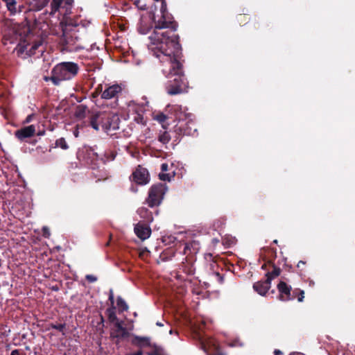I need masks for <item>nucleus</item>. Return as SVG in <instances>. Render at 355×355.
Wrapping results in <instances>:
<instances>
[{"instance_id":"obj_1","label":"nucleus","mask_w":355,"mask_h":355,"mask_svg":"<svg viewBox=\"0 0 355 355\" xmlns=\"http://www.w3.org/2000/svg\"><path fill=\"white\" fill-rule=\"evenodd\" d=\"M153 55L165 63L163 73L167 77L165 89L168 95L175 96L187 92L189 83L184 73L183 65L180 61L181 46H166L163 49H150Z\"/></svg>"},{"instance_id":"obj_2","label":"nucleus","mask_w":355,"mask_h":355,"mask_svg":"<svg viewBox=\"0 0 355 355\" xmlns=\"http://www.w3.org/2000/svg\"><path fill=\"white\" fill-rule=\"evenodd\" d=\"M161 1V17L156 20L155 16L153 17L155 27L153 33L149 37L150 40L149 49H163L166 46H178L180 45L179 36L175 33L178 24L174 20L173 15L168 12L166 1Z\"/></svg>"},{"instance_id":"obj_3","label":"nucleus","mask_w":355,"mask_h":355,"mask_svg":"<svg viewBox=\"0 0 355 355\" xmlns=\"http://www.w3.org/2000/svg\"><path fill=\"white\" fill-rule=\"evenodd\" d=\"M62 35L60 37V44L62 50L69 52L78 51L83 47L80 44V35L79 34V25L71 19L62 20L60 23Z\"/></svg>"},{"instance_id":"obj_4","label":"nucleus","mask_w":355,"mask_h":355,"mask_svg":"<svg viewBox=\"0 0 355 355\" xmlns=\"http://www.w3.org/2000/svg\"><path fill=\"white\" fill-rule=\"evenodd\" d=\"M80 71L78 64L73 62H62L56 64L51 71V78L54 85L75 78Z\"/></svg>"},{"instance_id":"obj_5","label":"nucleus","mask_w":355,"mask_h":355,"mask_svg":"<svg viewBox=\"0 0 355 355\" xmlns=\"http://www.w3.org/2000/svg\"><path fill=\"white\" fill-rule=\"evenodd\" d=\"M166 192V187L165 184L159 183L152 185L149 189L146 203L151 208L158 207L162 203Z\"/></svg>"},{"instance_id":"obj_6","label":"nucleus","mask_w":355,"mask_h":355,"mask_svg":"<svg viewBox=\"0 0 355 355\" xmlns=\"http://www.w3.org/2000/svg\"><path fill=\"white\" fill-rule=\"evenodd\" d=\"M100 117L103 120L102 130L108 133L112 130H116L119 128L120 119L117 114L111 112H105V114Z\"/></svg>"},{"instance_id":"obj_7","label":"nucleus","mask_w":355,"mask_h":355,"mask_svg":"<svg viewBox=\"0 0 355 355\" xmlns=\"http://www.w3.org/2000/svg\"><path fill=\"white\" fill-rule=\"evenodd\" d=\"M130 180L137 184H146L149 182V173L146 168L139 166L130 176Z\"/></svg>"},{"instance_id":"obj_8","label":"nucleus","mask_w":355,"mask_h":355,"mask_svg":"<svg viewBox=\"0 0 355 355\" xmlns=\"http://www.w3.org/2000/svg\"><path fill=\"white\" fill-rule=\"evenodd\" d=\"M279 292L278 299L283 302H287L295 299V296H292V288L285 282L280 281L277 286Z\"/></svg>"},{"instance_id":"obj_9","label":"nucleus","mask_w":355,"mask_h":355,"mask_svg":"<svg viewBox=\"0 0 355 355\" xmlns=\"http://www.w3.org/2000/svg\"><path fill=\"white\" fill-rule=\"evenodd\" d=\"M87 164L92 169L96 170L98 168V161L99 159L98 154L95 151L94 147H89L86 148L85 155L84 157Z\"/></svg>"},{"instance_id":"obj_10","label":"nucleus","mask_w":355,"mask_h":355,"mask_svg":"<svg viewBox=\"0 0 355 355\" xmlns=\"http://www.w3.org/2000/svg\"><path fill=\"white\" fill-rule=\"evenodd\" d=\"M135 233L141 240L144 241L150 237L151 229L149 225L143 222L138 223L135 226Z\"/></svg>"},{"instance_id":"obj_11","label":"nucleus","mask_w":355,"mask_h":355,"mask_svg":"<svg viewBox=\"0 0 355 355\" xmlns=\"http://www.w3.org/2000/svg\"><path fill=\"white\" fill-rule=\"evenodd\" d=\"M122 92V87L120 85L114 84L108 86L101 94L103 99L117 98L119 94Z\"/></svg>"},{"instance_id":"obj_12","label":"nucleus","mask_w":355,"mask_h":355,"mask_svg":"<svg viewBox=\"0 0 355 355\" xmlns=\"http://www.w3.org/2000/svg\"><path fill=\"white\" fill-rule=\"evenodd\" d=\"M73 3V0H52L51 2V14H55L60 9L66 10L70 9Z\"/></svg>"},{"instance_id":"obj_13","label":"nucleus","mask_w":355,"mask_h":355,"mask_svg":"<svg viewBox=\"0 0 355 355\" xmlns=\"http://www.w3.org/2000/svg\"><path fill=\"white\" fill-rule=\"evenodd\" d=\"M35 127L34 125L24 127L15 131V136L20 141H24L27 138L33 137L35 134Z\"/></svg>"},{"instance_id":"obj_14","label":"nucleus","mask_w":355,"mask_h":355,"mask_svg":"<svg viewBox=\"0 0 355 355\" xmlns=\"http://www.w3.org/2000/svg\"><path fill=\"white\" fill-rule=\"evenodd\" d=\"M105 114V112H96L92 113L89 116V125L91 126L95 130H98L100 126L102 128L103 124V120H101L100 117Z\"/></svg>"},{"instance_id":"obj_15","label":"nucleus","mask_w":355,"mask_h":355,"mask_svg":"<svg viewBox=\"0 0 355 355\" xmlns=\"http://www.w3.org/2000/svg\"><path fill=\"white\" fill-rule=\"evenodd\" d=\"M129 335V332L123 327L122 322L116 321L114 324V329L111 333V336L121 340L128 337Z\"/></svg>"},{"instance_id":"obj_16","label":"nucleus","mask_w":355,"mask_h":355,"mask_svg":"<svg viewBox=\"0 0 355 355\" xmlns=\"http://www.w3.org/2000/svg\"><path fill=\"white\" fill-rule=\"evenodd\" d=\"M271 282L270 279L264 281H258L253 284L254 290L261 295H265L270 288Z\"/></svg>"},{"instance_id":"obj_17","label":"nucleus","mask_w":355,"mask_h":355,"mask_svg":"<svg viewBox=\"0 0 355 355\" xmlns=\"http://www.w3.org/2000/svg\"><path fill=\"white\" fill-rule=\"evenodd\" d=\"M131 343L132 345L139 348L152 346L150 338L148 336H139L137 335H133Z\"/></svg>"},{"instance_id":"obj_18","label":"nucleus","mask_w":355,"mask_h":355,"mask_svg":"<svg viewBox=\"0 0 355 355\" xmlns=\"http://www.w3.org/2000/svg\"><path fill=\"white\" fill-rule=\"evenodd\" d=\"M183 272L188 275H193L195 273V268L193 263V258H186V261H183L180 268Z\"/></svg>"},{"instance_id":"obj_19","label":"nucleus","mask_w":355,"mask_h":355,"mask_svg":"<svg viewBox=\"0 0 355 355\" xmlns=\"http://www.w3.org/2000/svg\"><path fill=\"white\" fill-rule=\"evenodd\" d=\"M87 112H89L87 106L80 104L76 107L74 116L76 119H83L86 117Z\"/></svg>"},{"instance_id":"obj_20","label":"nucleus","mask_w":355,"mask_h":355,"mask_svg":"<svg viewBox=\"0 0 355 355\" xmlns=\"http://www.w3.org/2000/svg\"><path fill=\"white\" fill-rule=\"evenodd\" d=\"M50 0H33L30 3V9L33 11H40L45 8Z\"/></svg>"},{"instance_id":"obj_21","label":"nucleus","mask_w":355,"mask_h":355,"mask_svg":"<svg viewBox=\"0 0 355 355\" xmlns=\"http://www.w3.org/2000/svg\"><path fill=\"white\" fill-rule=\"evenodd\" d=\"M269 264H270V267L272 268V270L271 272L268 271L266 274V279H270V282H271L272 279L278 277L281 273V269L276 266L275 263L272 261H268Z\"/></svg>"},{"instance_id":"obj_22","label":"nucleus","mask_w":355,"mask_h":355,"mask_svg":"<svg viewBox=\"0 0 355 355\" xmlns=\"http://www.w3.org/2000/svg\"><path fill=\"white\" fill-rule=\"evenodd\" d=\"M139 215L141 218L145 220V221L148 223L153 222V216L152 212L150 211L146 207H141L137 211Z\"/></svg>"},{"instance_id":"obj_23","label":"nucleus","mask_w":355,"mask_h":355,"mask_svg":"<svg viewBox=\"0 0 355 355\" xmlns=\"http://www.w3.org/2000/svg\"><path fill=\"white\" fill-rule=\"evenodd\" d=\"M5 3L10 15H15L17 12H21L20 6L17 7V0H9Z\"/></svg>"},{"instance_id":"obj_24","label":"nucleus","mask_w":355,"mask_h":355,"mask_svg":"<svg viewBox=\"0 0 355 355\" xmlns=\"http://www.w3.org/2000/svg\"><path fill=\"white\" fill-rule=\"evenodd\" d=\"M116 307L114 306H110L107 309L105 314L107 316L108 320L112 323H116L119 321L118 318L116 315Z\"/></svg>"},{"instance_id":"obj_25","label":"nucleus","mask_w":355,"mask_h":355,"mask_svg":"<svg viewBox=\"0 0 355 355\" xmlns=\"http://www.w3.org/2000/svg\"><path fill=\"white\" fill-rule=\"evenodd\" d=\"M116 156V152L113 150H107L105 151L103 157H101V160L105 164L107 162L114 160Z\"/></svg>"},{"instance_id":"obj_26","label":"nucleus","mask_w":355,"mask_h":355,"mask_svg":"<svg viewBox=\"0 0 355 355\" xmlns=\"http://www.w3.org/2000/svg\"><path fill=\"white\" fill-rule=\"evenodd\" d=\"M150 347H152L153 349L148 352V355H168L164 349L161 346L153 344Z\"/></svg>"},{"instance_id":"obj_27","label":"nucleus","mask_w":355,"mask_h":355,"mask_svg":"<svg viewBox=\"0 0 355 355\" xmlns=\"http://www.w3.org/2000/svg\"><path fill=\"white\" fill-rule=\"evenodd\" d=\"M171 139V137L167 131H160L158 136L159 141H160L163 144H166L170 141Z\"/></svg>"},{"instance_id":"obj_28","label":"nucleus","mask_w":355,"mask_h":355,"mask_svg":"<svg viewBox=\"0 0 355 355\" xmlns=\"http://www.w3.org/2000/svg\"><path fill=\"white\" fill-rule=\"evenodd\" d=\"M116 304L119 307V312L126 311L128 309V306L125 300L121 297L118 296L116 299Z\"/></svg>"},{"instance_id":"obj_29","label":"nucleus","mask_w":355,"mask_h":355,"mask_svg":"<svg viewBox=\"0 0 355 355\" xmlns=\"http://www.w3.org/2000/svg\"><path fill=\"white\" fill-rule=\"evenodd\" d=\"M153 119L156 121H157L159 123L162 124V127L166 129L165 125H164V123L168 119V116L163 112H158L157 114H155L153 116Z\"/></svg>"},{"instance_id":"obj_30","label":"nucleus","mask_w":355,"mask_h":355,"mask_svg":"<svg viewBox=\"0 0 355 355\" xmlns=\"http://www.w3.org/2000/svg\"><path fill=\"white\" fill-rule=\"evenodd\" d=\"M292 296H295V298L297 297L298 302H301L304 298V291L300 288H295L292 291Z\"/></svg>"},{"instance_id":"obj_31","label":"nucleus","mask_w":355,"mask_h":355,"mask_svg":"<svg viewBox=\"0 0 355 355\" xmlns=\"http://www.w3.org/2000/svg\"><path fill=\"white\" fill-rule=\"evenodd\" d=\"M55 147H60L63 150L69 148V146L64 138L61 137L55 141Z\"/></svg>"},{"instance_id":"obj_32","label":"nucleus","mask_w":355,"mask_h":355,"mask_svg":"<svg viewBox=\"0 0 355 355\" xmlns=\"http://www.w3.org/2000/svg\"><path fill=\"white\" fill-rule=\"evenodd\" d=\"M50 327L51 329H56V330H58L59 331L62 332V335H65V332H64V330L66 329V324L65 323H62V324H53V323H51L50 324Z\"/></svg>"},{"instance_id":"obj_33","label":"nucleus","mask_w":355,"mask_h":355,"mask_svg":"<svg viewBox=\"0 0 355 355\" xmlns=\"http://www.w3.org/2000/svg\"><path fill=\"white\" fill-rule=\"evenodd\" d=\"M237 21L241 24H245L249 21V17L248 15H239L236 17Z\"/></svg>"},{"instance_id":"obj_34","label":"nucleus","mask_w":355,"mask_h":355,"mask_svg":"<svg viewBox=\"0 0 355 355\" xmlns=\"http://www.w3.org/2000/svg\"><path fill=\"white\" fill-rule=\"evenodd\" d=\"M134 121L138 123L141 125H146V120L144 118V116L141 114H137L134 118Z\"/></svg>"},{"instance_id":"obj_35","label":"nucleus","mask_w":355,"mask_h":355,"mask_svg":"<svg viewBox=\"0 0 355 355\" xmlns=\"http://www.w3.org/2000/svg\"><path fill=\"white\" fill-rule=\"evenodd\" d=\"M134 4L141 10L147 9L146 4L142 0H134Z\"/></svg>"},{"instance_id":"obj_36","label":"nucleus","mask_w":355,"mask_h":355,"mask_svg":"<svg viewBox=\"0 0 355 355\" xmlns=\"http://www.w3.org/2000/svg\"><path fill=\"white\" fill-rule=\"evenodd\" d=\"M224 225H225V219L220 218V219L215 220L213 225L216 229H220L223 227Z\"/></svg>"},{"instance_id":"obj_37","label":"nucleus","mask_w":355,"mask_h":355,"mask_svg":"<svg viewBox=\"0 0 355 355\" xmlns=\"http://www.w3.org/2000/svg\"><path fill=\"white\" fill-rule=\"evenodd\" d=\"M152 27L151 26H145V25L142 23L139 27V32L141 33V34H146L148 33V31H150V29Z\"/></svg>"},{"instance_id":"obj_38","label":"nucleus","mask_w":355,"mask_h":355,"mask_svg":"<svg viewBox=\"0 0 355 355\" xmlns=\"http://www.w3.org/2000/svg\"><path fill=\"white\" fill-rule=\"evenodd\" d=\"M102 85H99L92 93V96L93 98H96L101 93L102 94Z\"/></svg>"},{"instance_id":"obj_39","label":"nucleus","mask_w":355,"mask_h":355,"mask_svg":"<svg viewBox=\"0 0 355 355\" xmlns=\"http://www.w3.org/2000/svg\"><path fill=\"white\" fill-rule=\"evenodd\" d=\"M214 276L216 278V280L218 283L223 284L224 282V277L222 275H220L218 272H215L214 273Z\"/></svg>"},{"instance_id":"obj_40","label":"nucleus","mask_w":355,"mask_h":355,"mask_svg":"<svg viewBox=\"0 0 355 355\" xmlns=\"http://www.w3.org/2000/svg\"><path fill=\"white\" fill-rule=\"evenodd\" d=\"M108 300L110 302V306H114V292L112 289L110 290Z\"/></svg>"},{"instance_id":"obj_41","label":"nucleus","mask_w":355,"mask_h":355,"mask_svg":"<svg viewBox=\"0 0 355 355\" xmlns=\"http://www.w3.org/2000/svg\"><path fill=\"white\" fill-rule=\"evenodd\" d=\"M42 235L45 238H49L51 235L50 231L47 227H43L42 228Z\"/></svg>"},{"instance_id":"obj_42","label":"nucleus","mask_w":355,"mask_h":355,"mask_svg":"<svg viewBox=\"0 0 355 355\" xmlns=\"http://www.w3.org/2000/svg\"><path fill=\"white\" fill-rule=\"evenodd\" d=\"M85 278L89 282H91V283L95 282L96 281H97V277L92 275H87Z\"/></svg>"},{"instance_id":"obj_43","label":"nucleus","mask_w":355,"mask_h":355,"mask_svg":"<svg viewBox=\"0 0 355 355\" xmlns=\"http://www.w3.org/2000/svg\"><path fill=\"white\" fill-rule=\"evenodd\" d=\"M159 179L162 180H169V175L168 174H166V173H160L159 175Z\"/></svg>"},{"instance_id":"obj_44","label":"nucleus","mask_w":355,"mask_h":355,"mask_svg":"<svg viewBox=\"0 0 355 355\" xmlns=\"http://www.w3.org/2000/svg\"><path fill=\"white\" fill-rule=\"evenodd\" d=\"M23 352L21 349H14L11 352L10 355H22Z\"/></svg>"},{"instance_id":"obj_45","label":"nucleus","mask_w":355,"mask_h":355,"mask_svg":"<svg viewBox=\"0 0 355 355\" xmlns=\"http://www.w3.org/2000/svg\"><path fill=\"white\" fill-rule=\"evenodd\" d=\"M268 266L270 267V264H269L268 261H267L266 263H263L262 266H261V269L263 270H268Z\"/></svg>"},{"instance_id":"obj_46","label":"nucleus","mask_w":355,"mask_h":355,"mask_svg":"<svg viewBox=\"0 0 355 355\" xmlns=\"http://www.w3.org/2000/svg\"><path fill=\"white\" fill-rule=\"evenodd\" d=\"M161 170L162 171H168V164L166 163H164L161 165Z\"/></svg>"},{"instance_id":"obj_47","label":"nucleus","mask_w":355,"mask_h":355,"mask_svg":"<svg viewBox=\"0 0 355 355\" xmlns=\"http://www.w3.org/2000/svg\"><path fill=\"white\" fill-rule=\"evenodd\" d=\"M127 355H143V352L140 349V350H138L137 352H135V353H132V354H128Z\"/></svg>"},{"instance_id":"obj_48","label":"nucleus","mask_w":355,"mask_h":355,"mask_svg":"<svg viewBox=\"0 0 355 355\" xmlns=\"http://www.w3.org/2000/svg\"><path fill=\"white\" fill-rule=\"evenodd\" d=\"M305 264H306V262H305V261H300L298 262L297 265V267L298 268H301V266H304V265H305Z\"/></svg>"},{"instance_id":"obj_49","label":"nucleus","mask_w":355,"mask_h":355,"mask_svg":"<svg viewBox=\"0 0 355 355\" xmlns=\"http://www.w3.org/2000/svg\"><path fill=\"white\" fill-rule=\"evenodd\" d=\"M33 116L32 115H28L26 119V121H25V123H30L31 121V119H32Z\"/></svg>"},{"instance_id":"obj_50","label":"nucleus","mask_w":355,"mask_h":355,"mask_svg":"<svg viewBox=\"0 0 355 355\" xmlns=\"http://www.w3.org/2000/svg\"><path fill=\"white\" fill-rule=\"evenodd\" d=\"M275 355H279L282 354V352L279 349H275L274 352Z\"/></svg>"},{"instance_id":"obj_51","label":"nucleus","mask_w":355,"mask_h":355,"mask_svg":"<svg viewBox=\"0 0 355 355\" xmlns=\"http://www.w3.org/2000/svg\"><path fill=\"white\" fill-rule=\"evenodd\" d=\"M44 80L45 81H46V82H47V81H49V80H51V81L52 82V79L51 78V76H50V77H49V76H44Z\"/></svg>"},{"instance_id":"obj_52","label":"nucleus","mask_w":355,"mask_h":355,"mask_svg":"<svg viewBox=\"0 0 355 355\" xmlns=\"http://www.w3.org/2000/svg\"><path fill=\"white\" fill-rule=\"evenodd\" d=\"M188 249H189V246H188V245H187L184 247V254H186V253H187V250Z\"/></svg>"},{"instance_id":"obj_53","label":"nucleus","mask_w":355,"mask_h":355,"mask_svg":"<svg viewBox=\"0 0 355 355\" xmlns=\"http://www.w3.org/2000/svg\"><path fill=\"white\" fill-rule=\"evenodd\" d=\"M44 134V131L39 132L37 135H43Z\"/></svg>"},{"instance_id":"obj_54","label":"nucleus","mask_w":355,"mask_h":355,"mask_svg":"<svg viewBox=\"0 0 355 355\" xmlns=\"http://www.w3.org/2000/svg\"><path fill=\"white\" fill-rule=\"evenodd\" d=\"M272 253L275 254V256H276V250L273 249L272 250Z\"/></svg>"},{"instance_id":"obj_55","label":"nucleus","mask_w":355,"mask_h":355,"mask_svg":"<svg viewBox=\"0 0 355 355\" xmlns=\"http://www.w3.org/2000/svg\"><path fill=\"white\" fill-rule=\"evenodd\" d=\"M157 325H158V326H163V324L162 323H160V322H157Z\"/></svg>"},{"instance_id":"obj_56","label":"nucleus","mask_w":355,"mask_h":355,"mask_svg":"<svg viewBox=\"0 0 355 355\" xmlns=\"http://www.w3.org/2000/svg\"><path fill=\"white\" fill-rule=\"evenodd\" d=\"M273 243H275V244H277V243H278V241H277V239H275V240H274V241H273Z\"/></svg>"},{"instance_id":"obj_57","label":"nucleus","mask_w":355,"mask_h":355,"mask_svg":"<svg viewBox=\"0 0 355 355\" xmlns=\"http://www.w3.org/2000/svg\"><path fill=\"white\" fill-rule=\"evenodd\" d=\"M74 135H75L76 137L78 136V133L77 132H74Z\"/></svg>"},{"instance_id":"obj_58","label":"nucleus","mask_w":355,"mask_h":355,"mask_svg":"<svg viewBox=\"0 0 355 355\" xmlns=\"http://www.w3.org/2000/svg\"><path fill=\"white\" fill-rule=\"evenodd\" d=\"M1 266V259H0V267Z\"/></svg>"}]
</instances>
